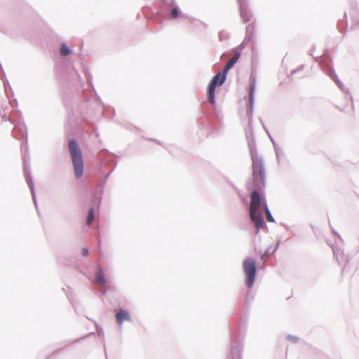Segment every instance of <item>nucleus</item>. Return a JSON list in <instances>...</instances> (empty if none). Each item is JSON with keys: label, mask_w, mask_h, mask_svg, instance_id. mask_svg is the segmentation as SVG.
I'll use <instances>...</instances> for the list:
<instances>
[{"label": "nucleus", "mask_w": 359, "mask_h": 359, "mask_svg": "<svg viewBox=\"0 0 359 359\" xmlns=\"http://www.w3.org/2000/svg\"><path fill=\"white\" fill-rule=\"evenodd\" d=\"M240 57V53H236L232 58L226 63L222 72L217 73L210 81L207 91V96L208 101L212 104H215V90L216 86H221L225 81L226 74L230 69L233 67L235 63L238 61Z\"/></svg>", "instance_id": "1"}, {"label": "nucleus", "mask_w": 359, "mask_h": 359, "mask_svg": "<svg viewBox=\"0 0 359 359\" xmlns=\"http://www.w3.org/2000/svg\"><path fill=\"white\" fill-rule=\"evenodd\" d=\"M240 57V53H236L232 58L226 63L222 72L217 73L210 81L207 91V96L208 101L212 104H215V90L216 86H221L225 81L226 74L230 69L233 67L235 63L238 61Z\"/></svg>", "instance_id": "2"}, {"label": "nucleus", "mask_w": 359, "mask_h": 359, "mask_svg": "<svg viewBox=\"0 0 359 359\" xmlns=\"http://www.w3.org/2000/svg\"><path fill=\"white\" fill-rule=\"evenodd\" d=\"M240 57V53H236L232 58L226 63L222 72L217 73L210 81L207 91V96L208 101L212 104H215V90L216 86H221L225 81L226 74L230 69L233 67L235 63L238 61Z\"/></svg>", "instance_id": "3"}, {"label": "nucleus", "mask_w": 359, "mask_h": 359, "mask_svg": "<svg viewBox=\"0 0 359 359\" xmlns=\"http://www.w3.org/2000/svg\"><path fill=\"white\" fill-rule=\"evenodd\" d=\"M264 204H266L257 191H253L250 195V217L256 227V232L258 233L264 226V219L262 212L259 209H264Z\"/></svg>", "instance_id": "4"}, {"label": "nucleus", "mask_w": 359, "mask_h": 359, "mask_svg": "<svg viewBox=\"0 0 359 359\" xmlns=\"http://www.w3.org/2000/svg\"><path fill=\"white\" fill-rule=\"evenodd\" d=\"M68 149L70 154L74 172L76 178L79 179L83 173V159L79 145L74 140L68 142Z\"/></svg>", "instance_id": "5"}, {"label": "nucleus", "mask_w": 359, "mask_h": 359, "mask_svg": "<svg viewBox=\"0 0 359 359\" xmlns=\"http://www.w3.org/2000/svg\"><path fill=\"white\" fill-rule=\"evenodd\" d=\"M243 270L246 276L245 283L247 286L250 288L252 287L255 273H256V264L255 261L252 258H248L243 261Z\"/></svg>", "instance_id": "6"}, {"label": "nucleus", "mask_w": 359, "mask_h": 359, "mask_svg": "<svg viewBox=\"0 0 359 359\" xmlns=\"http://www.w3.org/2000/svg\"><path fill=\"white\" fill-rule=\"evenodd\" d=\"M253 178L255 181L260 182L262 185H264L265 171L263 165L257 163L253 166Z\"/></svg>", "instance_id": "7"}, {"label": "nucleus", "mask_w": 359, "mask_h": 359, "mask_svg": "<svg viewBox=\"0 0 359 359\" xmlns=\"http://www.w3.org/2000/svg\"><path fill=\"white\" fill-rule=\"evenodd\" d=\"M117 323L121 325L124 320H130V317L128 312L120 310L116 315Z\"/></svg>", "instance_id": "8"}, {"label": "nucleus", "mask_w": 359, "mask_h": 359, "mask_svg": "<svg viewBox=\"0 0 359 359\" xmlns=\"http://www.w3.org/2000/svg\"><path fill=\"white\" fill-rule=\"evenodd\" d=\"M95 279H96V281L101 285H102V286L105 285L106 280L104 278L102 271L100 268H99L98 271H97V273L95 274Z\"/></svg>", "instance_id": "9"}, {"label": "nucleus", "mask_w": 359, "mask_h": 359, "mask_svg": "<svg viewBox=\"0 0 359 359\" xmlns=\"http://www.w3.org/2000/svg\"><path fill=\"white\" fill-rule=\"evenodd\" d=\"M264 211L266 214V218L267 222H273L274 219L268 208L267 204H264Z\"/></svg>", "instance_id": "10"}, {"label": "nucleus", "mask_w": 359, "mask_h": 359, "mask_svg": "<svg viewBox=\"0 0 359 359\" xmlns=\"http://www.w3.org/2000/svg\"><path fill=\"white\" fill-rule=\"evenodd\" d=\"M71 50L69 48V47L65 44L62 43L60 47V53L63 56H67L69 54H70Z\"/></svg>", "instance_id": "11"}, {"label": "nucleus", "mask_w": 359, "mask_h": 359, "mask_svg": "<svg viewBox=\"0 0 359 359\" xmlns=\"http://www.w3.org/2000/svg\"><path fill=\"white\" fill-rule=\"evenodd\" d=\"M94 220V210L93 208H90L88 211V217H87V225L90 226L93 223Z\"/></svg>", "instance_id": "12"}, {"label": "nucleus", "mask_w": 359, "mask_h": 359, "mask_svg": "<svg viewBox=\"0 0 359 359\" xmlns=\"http://www.w3.org/2000/svg\"><path fill=\"white\" fill-rule=\"evenodd\" d=\"M179 16L178 9L177 8H174L171 11V17L172 18H177Z\"/></svg>", "instance_id": "13"}, {"label": "nucleus", "mask_w": 359, "mask_h": 359, "mask_svg": "<svg viewBox=\"0 0 359 359\" xmlns=\"http://www.w3.org/2000/svg\"><path fill=\"white\" fill-rule=\"evenodd\" d=\"M254 86H251L250 87V102H252V98H253V93H254Z\"/></svg>", "instance_id": "14"}, {"label": "nucleus", "mask_w": 359, "mask_h": 359, "mask_svg": "<svg viewBox=\"0 0 359 359\" xmlns=\"http://www.w3.org/2000/svg\"><path fill=\"white\" fill-rule=\"evenodd\" d=\"M81 254L83 256L86 257L88 255V250L86 248H83L81 250Z\"/></svg>", "instance_id": "15"}]
</instances>
